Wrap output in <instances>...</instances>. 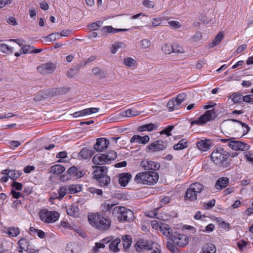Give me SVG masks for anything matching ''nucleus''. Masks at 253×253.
Segmentation results:
<instances>
[{
    "label": "nucleus",
    "instance_id": "obj_33",
    "mask_svg": "<svg viewBox=\"0 0 253 253\" xmlns=\"http://www.w3.org/2000/svg\"><path fill=\"white\" fill-rule=\"evenodd\" d=\"M96 180L100 186H104L108 185L110 183L111 179L110 176L107 175L96 179Z\"/></svg>",
    "mask_w": 253,
    "mask_h": 253
},
{
    "label": "nucleus",
    "instance_id": "obj_39",
    "mask_svg": "<svg viewBox=\"0 0 253 253\" xmlns=\"http://www.w3.org/2000/svg\"><path fill=\"white\" fill-rule=\"evenodd\" d=\"M123 246L125 249H127L131 244V238L129 235L124 236L122 238Z\"/></svg>",
    "mask_w": 253,
    "mask_h": 253
},
{
    "label": "nucleus",
    "instance_id": "obj_6",
    "mask_svg": "<svg viewBox=\"0 0 253 253\" xmlns=\"http://www.w3.org/2000/svg\"><path fill=\"white\" fill-rule=\"evenodd\" d=\"M39 216L42 221L47 223H51L56 221L59 217V214L55 211H49L42 210L39 212Z\"/></svg>",
    "mask_w": 253,
    "mask_h": 253
},
{
    "label": "nucleus",
    "instance_id": "obj_32",
    "mask_svg": "<svg viewBox=\"0 0 253 253\" xmlns=\"http://www.w3.org/2000/svg\"><path fill=\"white\" fill-rule=\"evenodd\" d=\"M185 198L189 201H194L197 199V195L188 188L186 192Z\"/></svg>",
    "mask_w": 253,
    "mask_h": 253
},
{
    "label": "nucleus",
    "instance_id": "obj_40",
    "mask_svg": "<svg viewBox=\"0 0 253 253\" xmlns=\"http://www.w3.org/2000/svg\"><path fill=\"white\" fill-rule=\"evenodd\" d=\"M125 46V45L124 43L121 42H116L112 45L111 48V53L112 54H115L119 49L123 48Z\"/></svg>",
    "mask_w": 253,
    "mask_h": 253
},
{
    "label": "nucleus",
    "instance_id": "obj_31",
    "mask_svg": "<svg viewBox=\"0 0 253 253\" xmlns=\"http://www.w3.org/2000/svg\"><path fill=\"white\" fill-rule=\"evenodd\" d=\"M93 154L92 151L90 149L84 148L82 149L79 153V157L83 159H87L90 158Z\"/></svg>",
    "mask_w": 253,
    "mask_h": 253
},
{
    "label": "nucleus",
    "instance_id": "obj_4",
    "mask_svg": "<svg viewBox=\"0 0 253 253\" xmlns=\"http://www.w3.org/2000/svg\"><path fill=\"white\" fill-rule=\"evenodd\" d=\"M236 122L242 126L243 128V134H247L250 129L249 126L244 123L240 122L235 119L227 120L222 123V128L225 133L228 134H232L234 132H237L236 129V126L234 123Z\"/></svg>",
    "mask_w": 253,
    "mask_h": 253
},
{
    "label": "nucleus",
    "instance_id": "obj_35",
    "mask_svg": "<svg viewBox=\"0 0 253 253\" xmlns=\"http://www.w3.org/2000/svg\"><path fill=\"white\" fill-rule=\"evenodd\" d=\"M224 37V34L222 32H219L216 36L215 38L211 42V47H213L216 45H218L221 41L222 40Z\"/></svg>",
    "mask_w": 253,
    "mask_h": 253
},
{
    "label": "nucleus",
    "instance_id": "obj_16",
    "mask_svg": "<svg viewBox=\"0 0 253 253\" xmlns=\"http://www.w3.org/2000/svg\"><path fill=\"white\" fill-rule=\"evenodd\" d=\"M92 163L96 165H103L108 164L105 154H97L92 158Z\"/></svg>",
    "mask_w": 253,
    "mask_h": 253
},
{
    "label": "nucleus",
    "instance_id": "obj_24",
    "mask_svg": "<svg viewBox=\"0 0 253 253\" xmlns=\"http://www.w3.org/2000/svg\"><path fill=\"white\" fill-rule=\"evenodd\" d=\"M158 126L157 124H153L150 123L148 124H146L143 126H139L138 127V130L139 131H151L153 130L157 129Z\"/></svg>",
    "mask_w": 253,
    "mask_h": 253
},
{
    "label": "nucleus",
    "instance_id": "obj_36",
    "mask_svg": "<svg viewBox=\"0 0 253 253\" xmlns=\"http://www.w3.org/2000/svg\"><path fill=\"white\" fill-rule=\"evenodd\" d=\"M5 232L11 236L15 237L19 234L20 231L18 228L12 227L5 228Z\"/></svg>",
    "mask_w": 253,
    "mask_h": 253
},
{
    "label": "nucleus",
    "instance_id": "obj_38",
    "mask_svg": "<svg viewBox=\"0 0 253 253\" xmlns=\"http://www.w3.org/2000/svg\"><path fill=\"white\" fill-rule=\"evenodd\" d=\"M68 189V185L61 187L58 190V197H56V198L59 199H62L69 192Z\"/></svg>",
    "mask_w": 253,
    "mask_h": 253
},
{
    "label": "nucleus",
    "instance_id": "obj_20",
    "mask_svg": "<svg viewBox=\"0 0 253 253\" xmlns=\"http://www.w3.org/2000/svg\"><path fill=\"white\" fill-rule=\"evenodd\" d=\"M229 183V180L227 177H221L216 181L215 187L217 189L221 190L226 187Z\"/></svg>",
    "mask_w": 253,
    "mask_h": 253
},
{
    "label": "nucleus",
    "instance_id": "obj_1",
    "mask_svg": "<svg viewBox=\"0 0 253 253\" xmlns=\"http://www.w3.org/2000/svg\"><path fill=\"white\" fill-rule=\"evenodd\" d=\"M159 177V174L157 172L146 171L137 173L135 175L134 180L137 183L152 185L158 182Z\"/></svg>",
    "mask_w": 253,
    "mask_h": 253
},
{
    "label": "nucleus",
    "instance_id": "obj_44",
    "mask_svg": "<svg viewBox=\"0 0 253 253\" xmlns=\"http://www.w3.org/2000/svg\"><path fill=\"white\" fill-rule=\"evenodd\" d=\"M172 45L169 43H165L162 46V50L166 54H170L172 52Z\"/></svg>",
    "mask_w": 253,
    "mask_h": 253
},
{
    "label": "nucleus",
    "instance_id": "obj_50",
    "mask_svg": "<svg viewBox=\"0 0 253 253\" xmlns=\"http://www.w3.org/2000/svg\"><path fill=\"white\" fill-rule=\"evenodd\" d=\"M72 115L75 118L87 116L86 109L80 111L76 112L72 114Z\"/></svg>",
    "mask_w": 253,
    "mask_h": 253
},
{
    "label": "nucleus",
    "instance_id": "obj_19",
    "mask_svg": "<svg viewBox=\"0 0 253 253\" xmlns=\"http://www.w3.org/2000/svg\"><path fill=\"white\" fill-rule=\"evenodd\" d=\"M131 177V175L128 173H123L119 175V182L122 186H126Z\"/></svg>",
    "mask_w": 253,
    "mask_h": 253
},
{
    "label": "nucleus",
    "instance_id": "obj_59",
    "mask_svg": "<svg viewBox=\"0 0 253 253\" xmlns=\"http://www.w3.org/2000/svg\"><path fill=\"white\" fill-rule=\"evenodd\" d=\"M12 186L13 188L16 190H20L22 187V184L21 183L13 181Z\"/></svg>",
    "mask_w": 253,
    "mask_h": 253
},
{
    "label": "nucleus",
    "instance_id": "obj_22",
    "mask_svg": "<svg viewBox=\"0 0 253 253\" xmlns=\"http://www.w3.org/2000/svg\"><path fill=\"white\" fill-rule=\"evenodd\" d=\"M2 173L7 175L9 178L13 180L17 179L21 175V172L15 170L5 169L2 170Z\"/></svg>",
    "mask_w": 253,
    "mask_h": 253
},
{
    "label": "nucleus",
    "instance_id": "obj_55",
    "mask_svg": "<svg viewBox=\"0 0 253 253\" xmlns=\"http://www.w3.org/2000/svg\"><path fill=\"white\" fill-rule=\"evenodd\" d=\"M143 4L148 8H153L155 6L154 2L150 0H143Z\"/></svg>",
    "mask_w": 253,
    "mask_h": 253
},
{
    "label": "nucleus",
    "instance_id": "obj_61",
    "mask_svg": "<svg viewBox=\"0 0 253 253\" xmlns=\"http://www.w3.org/2000/svg\"><path fill=\"white\" fill-rule=\"evenodd\" d=\"M202 33L200 32H197L192 38L193 42H196L202 38Z\"/></svg>",
    "mask_w": 253,
    "mask_h": 253
},
{
    "label": "nucleus",
    "instance_id": "obj_3",
    "mask_svg": "<svg viewBox=\"0 0 253 253\" xmlns=\"http://www.w3.org/2000/svg\"><path fill=\"white\" fill-rule=\"evenodd\" d=\"M88 220L93 227L101 231L108 230L111 226V221L110 219L99 214H89Z\"/></svg>",
    "mask_w": 253,
    "mask_h": 253
},
{
    "label": "nucleus",
    "instance_id": "obj_8",
    "mask_svg": "<svg viewBox=\"0 0 253 253\" xmlns=\"http://www.w3.org/2000/svg\"><path fill=\"white\" fill-rule=\"evenodd\" d=\"M174 244L180 247H183L189 243L188 237L184 234L175 232L170 239Z\"/></svg>",
    "mask_w": 253,
    "mask_h": 253
},
{
    "label": "nucleus",
    "instance_id": "obj_5",
    "mask_svg": "<svg viewBox=\"0 0 253 253\" xmlns=\"http://www.w3.org/2000/svg\"><path fill=\"white\" fill-rule=\"evenodd\" d=\"M112 214L116 216L118 221H130L133 218V212L124 207L117 206L112 211Z\"/></svg>",
    "mask_w": 253,
    "mask_h": 253
},
{
    "label": "nucleus",
    "instance_id": "obj_25",
    "mask_svg": "<svg viewBox=\"0 0 253 253\" xmlns=\"http://www.w3.org/2000/svg\"><path fill=\"white\" fill-rule=\"evenodd\" d=\"M216 251V247L213 244L207 243L203 246L202 252L200 253H215Z\"/></svg>",
    "mask_w": 253,
    "mask_h": 253
},
{
    "label": "nucleus",
    "instance_id": "obj_14",
    "mask_svg": "<svg viewBox=\"0 0 253 253\" xmlns=\"http://www.w3.org/2000/svg\"><path fill=\"white\" fill-rule=\"evenodd\" d=\"M55 69V65L51 63L43 64L37 67L38 72L42 74H50L52 73Z\"/></svg>",
    "mask_w": 253,
    "mask_h": 253
},
{
    "label": "nucleus",
    "instance_id": "obj_54",
    "mask_svg": "<svg viewBox=\"0 0 253 253\" xmlns=\"http://www.w3.org/2000/svg\"><path fill=\"white\" fill-rule=\"evenodd\" d=\"M175 99L181 104L186 99V94L184 93L179 94Z\"/></svg>",
    "mask_w": 253,
    "mask_h": 253
},
{
    "label": "nucleus",
    "instance_id": "obj_62",
    "mask_svg": "<svg viewBox=\"0 0 253 253\" xmlns=\"http://www.w3.org/2000/svg\"><path fill=\"white\" fill-rule=\"evenodd\" d=\"M7 41L15 42V43L18 44L21 47L23 46L25 42L24 40L21 39H10Z\"/></svg>",
    "mask_w": 253,
    "mask_h": 253
},
{
    "label": "nucleus",
    "instance_id": "obj_27",
    "mask_svg": "<svg viewBox=\"0 0 253 253\" xmlns=\"http://www.w3.org/2000/svg\"><path fill=\"white\" fill-rule=\"evenodd\" d=\"M140 113V111L136 110L135 109H130L122 112L121 113V115L125 117H131L137 116Z\"/></svg>",
    "mask_w": 253,
    "mask_h": 253
},
{
    "label": "nucleus",
    "instance_id": "obj_7",
    "mask_svg": "<svg viewBox=\"0 0 253 253\" xmlns=\"http://www.w3.org/2000/svg\"><path fill=\"white\" fill-rule=\"evenodd\" d=\"M215 116L216 113L214 109L208 110L200 117H199L197 120L191 122V125L193 126L194 125H204L211 119L212 117L214 118Z\"/></svg>",
    "mask_w": 253,
    "mask_h": 253
},
{
    "label": "nucleus",
    "instance_id": "obj_11",
    "mask_svg": "<svg viewBox=\"0 0 253 253\" xmlns=\"http://www.w3.org/2000/svg\"><path fill=\"white\" fill-rule=\"evenodd\" d=\"M140 165L145 170H151L154 171L158 170L160 167L159 163L146 160L142 161Z\"/></svg>",
    "mask_w": 253,
    "mask_h": 253
},
{
    "label": "nucleus",
    "instance_id": "obj_47",
    "mask_svg": "<svg viewBox=\"0 0 253 253\" xmlns=\"http://www.w3.org/2000/svg\"><path fill=\"white\" fill-rule=\"evenodd\" d=\"M21 50L24 54L34 53V47L28 45H23L21 47Z\"/></svg>",
    "mask_w": 253,
    "mask_h": 253
},
{
    "label": "nucleus",
    "instance_id": "obj_13",
    "mask_svg": "<svg viewBox=\"0 0 253 253\" xmlns=\"http://www.w3.org/2000/svg\"><path fill=\"white\" fill-rule=\"evenodd\" d=\"M109 141L105 138H99L94 145V149L97 152H102L108 148Z\"/></svg>",
    "mask_w": 253,
    "mask_h": 253
},
{
    "label": "nucleus",
    "instance_id": "obj_30",
    "mask_svg": "<svg viewBox=\"0 0 253 253\" xmlns=\"http://www.w3.org/2000/svg\"><path fill=\"white\" fill-rule=\"evenodd\" d=\"M189 188L191 191H194L198 195V194L200 193L204 188L203 185L198 182H195L191 184Z\"/></svg>",
    "mask_w": 253,
    "mask_h": 253
},
{
    "label": "nucleus",
    "instance_id": "obj_46",
    "mask_svg": "<svg viewBox=\"0 0 253 253\" xmlns=\"http://www.w3.org/2000/svg\"><path fill=\"white\" fill-rule=\"evenodd\" d=\"M234 103H239L242 99V95L239 93L236 92L232 94L230 97Z\"/></svg>",
    "mask_w": 253,
    "mask_h": 253
},
{
    "label": "nucleus",
    "instance_id": "obj_52",
    "mask_svg": "<svg viewBox=\"0 0 253 253\" xmlns=\"http://www.w3.org/2000/svg\"><path fill=\"white\" fill-rule=\"evenodd\" d=\"M115 204L105 202L101 206L102 210L103 211H110Z\"/></svg>",
    "mask_w": 253,
    "mask_h": 253
},
{
    "label": "nucleus",
    "instance_id": "obj_42",
    "mask_svg": "<svg viewBox=\"0 0 253 253\" xmlns=\"http://www.w3.org/2000/svg\"><path fill=\"white\" fill-rule=\"evenodd\" d=\"M68 190L72 194H75L82 190V186L78 184H73L68 186Z\"/></svg>",
    "mask_w": 253,
    "mask_h": 253
},
{
    "label": "nucleus",
    "instance_id": "obj_53",
    "mask_svg": "<svg viewBox=\"0 0 253 253\" xmlns=\"http://www.w3.org/2000/svg\"><path fill=\"white\" fill-rule=\"evenodd\" d=\"M102 22L97 21V22L93 23L89 26V28L91 30H97L100 27Z\"/></svg>",
    "mask_w": 253,
    "mask_h": 253
},
{
    "label": "nucleus",
    "instance_id": "obj_12",
    "mask_svg": "<svg viewBox=\"0 0 253 253\" xmlns=\"http://www.w3.org/2000/svg\"><path fill=\"white\" fill-rule=\"evenodd\" d=\"M92 168L94 169L93 177L96 180L107 175L108 169L106 167L93 166H92Z\"/></svg>",
    "mask_w": 253,
    "mask_h": 253
},
{
    "label": "nucleus",
    "instance_id": "obj_49",
    "mask_svg": "<svg viewBox=\"0 0 253 253\" xmlns=\"http://www.w3.org/2000/svg\"><path fill=\"white\" fill-rule=\"evenodd\" d=\"M151 42L147 39H145L141 41L140 46L143 49L148 48L151 45Z\"/></svg>",
    "mask_w": 253,
    "mask_h": 253
},
{
    "label": "nucleus",
    "instance_id": "obj_26",
    "mask_svg": "<svg viewBox=\"0 0 253 253\" xmlns=\"http://www.w3.org/2000/svg\"><path fill=\"white\" fill-rule=\"evenodd\" d=\"M65 170V168L60 165H55L50 168V172L58 175Z\"/></svg>",
    "mask_w": 253,
    "mask_h": 253
},
{
    "label": "nucleus",
    "instance_id": "obj_48",
    "mask_svg": "<svg viewBox=\"0 0 253 253\" xmlns=\"http://www.w3.org/2000/svg\"><path fill=\"white\" fill-rule=\"evenodd\" d=\"M136 63V61L130 57L126 58L124 60V63L128 67H132L135 66Z\"/></svg>",
    "mask_w": 253,
    "mask_h": 253
},
{
    "label": "nucleus",
    "instance_id": "obj_29",
    "mask_svg": "<svg viewBox=\"0 0 253 253\" xmlns=\"http://www.w3.org/2000/svg\"><path fill=\"white\" fill-rule=\"evenodd\" d=\"M60 38V35L59 33H54L49 34L47 36L43 37V41L46 43H49L55 41L57 39Z\"/></svg>",
    "mask_w": 253,
    "mask_h": 253
},
{
    "label": "nucleus",
    "instance_id": "obj_45",
    "mask_svg": "<svg viewBox=\"0 0 253 253\" xmlns=\"http://www.w3.org/2000/svg\"><path fill=\"white\" fill-rule=\"evenodd\" d=\"M172 53L180 54L183 53L185 52L184 48L176 43H174L172 45Z\"/></svg>",
    "mask_w": 253,
    "mask_h": 253
},
{
    "label": "nucleus",
    "instance_id": "obj_34",
    "mask_svg": "<svg viewBox=\"0 0 253 253\" xmlns=\"http://www.w3.org/2000/svg\"><path fill=\"white\" fill-rule=\"evenodd\" d=\"M121 240L119 238H116L109 245V249L115 253L119 251V249L118 247V245L120 243Z\"/></svg>",
    "mask_w": 253,
    "mask_h": 253
},
{
    "label": "nucleus",
    "instance_id": "obj_58",
    "mask_svg": "<svg viewBox=\"0 0 253 253\" xmlns=\"http://www.w3.org/2000/svg\"><path fill=\"white\" fill-rule=\"evenodd\" d=\"M89 191L92 194H96L98 195H101L103 194L102 190L93 187L89 188Z\"/></svg>",
    "mask_w": 253,
    "mask_h": 253
},
{
    "label": "nucleus",
    "instance_id": "obj_64",
    "mask_svg": "<svg viewBox=\"0 0 253 253\" xmlns=\"http://www.w3.org/2000/svg\"><path fill=\"white\" fill-rule=\"evenodd\" d=\"M243 100L245 102H250L253 101V94L245 96L243 97Z\"/></svg>",
    "mask_w": 253,
    "mask_h": 253
},
{
    "label": "nucleus",
    "instance_id": "obj_9",
    "mask_svg": "<svg viewBox=\"0 0 253 253\" xmlns=\"http://www.w3.org/2000/svg\"><path fill=\"white\" fill-rule=\"evenodd\" d=\"M228 146L234 151H245L249 148V145L243 142L235 140L233 138L232 141H230L227 144Z\"/></svg>",
    "mask_w": 253,
    "mask_h": 253
},
{
    "label": "nucleus",
    "instance_id": "obj_43",
    "mask_svg": "<svg viewBox=\"0 0 253 253\" xmlns=\"http://www.w3.org/2000/svg\"><path fill=\"white\" fill-rule=\"evenodd\" d=\"M107 161L109 164L111 161L114 160L117 158L116 152L114 151H110L105 154Z\"/></svg>",
    "mask_w": 253,
    "mask_h": 253
},
{
    "label": "nucleus",
    "instance_id": "obj_23",
    "mask_svg": "<svg viewBox=\"0 0 253 253\" xmlns=\"http://www.w3.org/2000/svg\"><path fill=\"white\" fill-rule=\"evenodd\" d=\"M160 230L164 235L169 237V239L171 238V237L173 234L172 232V229L170 228V227L168 225L164 223H161Z\"/></svg>",
    "mask_w": 253,
    "mask_h": 253
},
{
    "label": "nucleus",
    "instance_id": "obj_2",
    "mask_svg": "<svg viewBox=\"0 0 253 253\" xmlns=\"http://www.w3.org/2000/svg\"><path fill=\"white\" fill-rule=\"evenodd\" d=\"M230 156L229 152L222 148L218 147L211 153V158L214 163L220 164L223 168H227L230 164L228 161Z\"/></svg>",
    "mask_w": 253,
    "mask_h": 253
},
{
    "label": "nucleus",
    "instance_id": "obj_37",
    "mask_svg": "<svg viewBox=\"0 0 253 253\" xmlns=\"http://www.w3.org/2000/svg\"><path fill=\"white\" fill-rule=\"evenodd\" d=\"M0 50L1 52L6 54H10L13 52V47L9 46L6 44H0Z\"/></svg>",
    "mask_w": 253,
    "mask_h": 253
},
{
    "label": "nucleus",
    "instance_id": "obj_28",
    "mask_svg": "<svg viewBox=\"0 0 253 253\" xmlns=\"http://www.w3.org/2000/svg\"><path fill=\"white\" fill-rule=\"evenodd\" d=\"M180 104L177 102L175 98H172L167 103V107H168L169 111H172L175 109L179 108Z\"/></svg>",
    "mask_w": 253,
    "mask_h": 253
},
{
    "label": "nucleus",
    "instance_id": "obj_15",
    "mask_svg": "<svg viewBox=\"0 0 253 253\" xmlns=\"http://www.w3.org/2000/svg\"><path fill=\"white\" fill-rule=\"evenodd\" d=\"M154 245H156V244L154 243L150 244L144 240H139L136 244L135 247L137 251L140 252L142 250L153 249Z\"/></svg>",
    "mask_w": 253,
    "mask_h": 253
},
{
    "label": "nucleus",
    "instance_id": "obj_56",
    "mask_svg": "<svg viewBox=\"0 0 253 253\" xmlns=\"http://www.w3.org/2000/svg\"><path fill=\"white\" fill-rule=\"evenodd\" d=\"M161 223H163L162 222H159L157 220H153L151 222V224L153 228L158 230L160 229V227L161 226Z\"/></svg>",
    "mask_w": 253,
    "mask_h": 253
},
{
    "label": "nucleus",
    "instance_id": "obj_57",
    "mask_svg": "<svg viewBox=\"0 0 253 253\" xmlns=\"http://www.w3.org/2000/svg\"><path fill=\"white\" fill-rule=\"evenodd\" d=\"M169 24L173 29H178L181 27L180 23L176 21H169Z\"/></svg>",
    "mask_w": 253,
    "mask_h": 253
},
{
    "label": "nucleus",
    "instance_id": "obj_51",
    "mask_svg": "<svg viewBox=\"0 0 253 253\" xmlns=\"http://www.w3.org/2000/svg\"><path fill=\"white\" fill-rule=\"evenodd\" d=\"M78 208L75 205H71L68 209H67V212L68 215L73 216L77 211Z\"/></svg>",
    "mask_w": 253,
    "mask_h": 253
},
{
    "label": "nucleus",
    "instance_id": "obj_17",
    "mask_svg": "<svg viewBox=\"0 0 253 253\" xmlns=\"http://www.w3.org/2000/svg\"><path fill=\"white\" fill-rule=\"evenodd\" d=\"M149 139L150 138L148 135L141 136L138 135H134L131 137L130 141L131 143L137 142L144 145L149 142Z\"/></svg>",
    "mask_w": 253,
    "mask_h": 253
},
{
    "label": "nucleus",
    "instance_id": "obj_18",
    "mask_svg": "<svg viewBox=\"0 0 253 253\" xmlns=\"http://www.w3.org/2000/svg\"><path fill=\"white\" fill-rule=\"evenodd\" d=\"M127 31V29H116L112 26H107L102 28L100 31L103 35H107L109 33H115L119 32H124Z\"/></svg>",
    "mask_w": 253,
    "mask_h": 253
},
{
    "label": "nucleus",
    "instance_id": "obj_63",
    "mask_svg": "<svg viewBox=\"0 0 253 253\" xmlns=\"http://www.w3.org/2000/svg\"><path fill=\"white\" fill-rule=\"evenodd\" d=\"M11 148L14 149L21 145V142L19 141H11L9 143Z\"/></svg>",
    "mask_w": 253,
    "mask_h": 253
},
{
    "label": "nucleus",
    "instance_id": "obj_10",
    "mask_svg": "<svg viewBox=\"0 0 253 253\" xmlns=\"http://www.w3.org/2000/svg\"><path fill=\"white\" fill-rule=\"evenodd\" d=\"M167 144L166 142L162 140H158L151 143L147 147L146 149L148 152H156L163 150L167 147Z\"/></svg>",
    "mask_w": 253,
    "mask_h": 253
},
{
    "label": "nucleus",
    "instance_id": "obj_41",
    "mask_svg": "<svg viewBox=\"0 0 253 253\" xmlns=\"http://www.w3.org/2000/svg\"><path fill=\"white\" fill-rule=\"evenodd\" d=\"M187 147V142L184 140H181L177 144L173 146V149L175 150H180Z\"/></svg>",
    "mask_w": 253,
    "mask_h": 253
},
{
    "label": "nucleus",
    "instance_id": "obj_21",
    "mask_svg": "<svg viewBox=\"0 0 253 253\" xmlns=\"http://www.w3.org/2000/svg\"><path fill=\"white\" fill-rule=\"evenodd\" d=\"M211 143L210 140H202L197 143V146L201 151H206L210 149Z\"/></svg>",
    "mask_w": 253,
    "mask_h": 253
},
{
    "label": "nucleus",
    "instance_id": "obj_60",
    "mask_svg": "<svg viewBox=\"0 0 253 253\" xmlns=\"http://www.w3.org/2000/svg\"><path fill=\"white\" fill-rule=\"evenodd\" d=\"M87 111V115H89L92 114L96 113L99 111L98 108H89L86 109Z\"/></svg>",
    "mask_w": 253,
    "mask_h": 253
}]
</instances>
